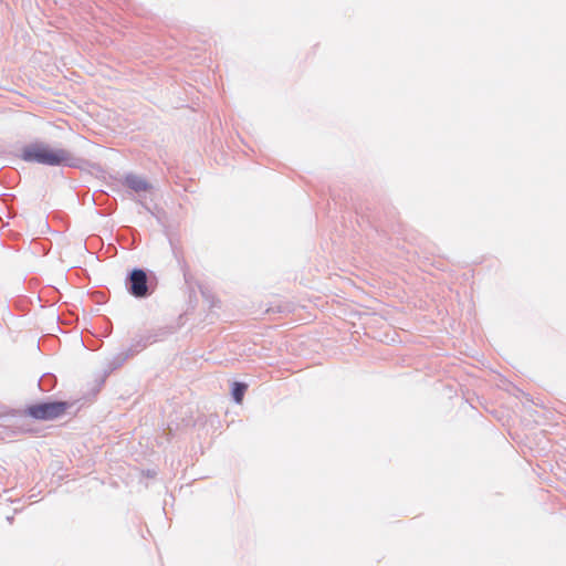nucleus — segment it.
<instances>
[{
    "instance_id": "f257e3e1",
    "label": "nucleus",
    "mask_w": 566,
    "mask_h": 566,
    "mask_svg": "<svg viewBox=\"0 0 566 566\" xmlns=\"http://www.w3.org/2000/svg\"><path fill=\"white\" fill-rule=\"evenodd\" d=\"M22 157L28 161H36L44 165H70L73 157L70 151L62 148H51L44 145L25 147Z\"/></svg>"
},
{
    "instance_id": "39448f33",
    "label": "nucleus",
    "mask_w": 566,
    "mask_h": 566,
    "mask_svg": "<svg viewBox=\"0 0 566 566\" xmlns=\"http://www.w3.org/2000/svg\"><path fill=\"white\" fill-rule=\"evenodd\" d=\"M248 386L242 382H234L232 388V396L235 402L241 403L243 400V396L247 391Z\"/></svg>"
},
{
    "instance_id": "20e7f679",
    "label": "nucleus",
    "mask_w": 566,
    "mask_h": 566,
    "mask_svg": "<svg viewBox=\"0 0 566 566\" xmlns=\"http://www.w3.org/2000/svg\"><path fill=\"white\" fill-rule=\"evenodd\" d=\"M125 184L127 187L137 192L147 191L149 189V185L147 184V181L137 176H127L125 179Z\"/></svg>"
},
{
    "instance_id": "f03ea898",
    "label": "nucleus",
    "mask_w": 566,
    "mask_h": 566,
    "mask_svg": "<svg viewBox=\"0 0 566 566\" xmlns=\"http://www.w3.org/2000/svg\"><path fill=\"white\" fill-rule=\"evenodd\" d=\"M69 408L66 402L53 401L29 406L27 413L36 420H54L62 417Z\"/></svg>"
},
{
    "instance_id": "7ed1b4c3",
    "label": "nucleus",
    "mask_w": 566,
    "mask_h": 566,
    "mask_svg": "<svg viewBox=\"0 0 566 566\" xmlns=\"http://www.w3.org/2000/svg\"><path fill=\"white\" fill-rule=\"evenodd\" d=\"M129 291L136 297H144L147 295V275L143 270L136 269L129 276Z\"/></svg>"
}]
</instances>
